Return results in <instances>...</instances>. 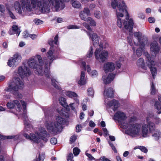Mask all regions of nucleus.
<instances>
[{
	"label": "nucleus",
	"instance_id": "nucleus-27",
	"mask_svg": "<svg viewBox=\"0 0 161 161\" xmlns=\"http://www.w3.org/2000/svg\"><path fill=\"white\" fill-rule=\"evenodd\" d=\"M71 4L74 8L77 9H80L81 8V3L77 0H71Z\"/></svg>",
	"mask_w": 161,
	"mask_h": 161
},
{
	"label": "nucleus",
	"instance_id": "nucleus-62",
	"mask_svg": "<svg viewBox=\"0 0 161 161\" xmlns=\"http://www.w3.org/2000/svg\"><path fill=\"white\" fill-rule=\"evenodd\" d=\"M58 35H57L55 36L53 42H54V43H55V44H57V42L58 41Z\"/></svg>",
	"mask_w": 161,
	"mask_h": 161
},
{
	"label": "nucleus",
	"instance_id": "nucleus-36",
	"mask_svg": "<svg viewBox=\"0 0 161 161\" xmlns=\"http://www.w3.org/2000/svg\"><path fill=\"white\" fill-rule=\"evenodd\" d=\"M154 107L155 108L158 110H160L161 109V105L158 102L156 101L155 102Z\"/></svg>",
	"mask_w": 161,
	"mask_h": 161
},
{
	"label": "nucleus",
	"instance_id": "nucleus-15",
	"mask_svg": "<svg viewBox=\"0 0 161 161\" xmlns=\"http://www.w3.org/2000/svg\"><path fill=\"white\" fill-rule=\"evenodd\" d=\"M7 106L9 109L15 108L18 111H20L22 109L21 105L19 101L17 100L8 102L7 104Z\"/></svg>",
	"mask_w": 161,
	"mask_h": 161
},
{
	"label": "nucleus",
	"instance_id": "nucleus-33",
	"mask_svg": "<svg viewBox=\"0 0 161 161\" xmlns=\"http://www.w3.org/2000/svg\"><path fill=\"white\" fill-rule=\"evenodd\" d=\"M86 21L88 22L91 26H96V22L90 17H88Z\"/></svg>",
	"mask_w": 161,
	"mask_h": 161
},
{
	"label": "nucleus",
	"instance_id": "nucleus-55",
	"mask_svg": "<svg viewBox=\"0 0 161 161\" xmlns=\"http://www.w3.org/2000/svg\"><path fill=\"white\" fill-rule=\"evenodd\" d=\"M82 127L81 125H78L76 127V130L77 132H79L81 130Z\"/></svg>",
	"mask_w": 161,
	"mask_h": 161
},
{
	"label": "nucleus",
	"instance_id": "nucleus-53",
	"mask_svg": "<svg viewBox=\"0 0 161 161\" xmlns=\"http://www.w3.org/2000/svg\"><path fill=\"white\" fill-rule=\"evenodd\" d=\"M73 158V155L72 153H70L67 157V161L72 160V159Z\"/></svg>",
	"mask_w": 161,
	"mask_h": 161
},
{
	"label": "nucleus",
	"instance_id": "nucleus-31",
	"mask_svg": "<svg viewBox=\"0 0 161 161\" xmlns=\"http://www.w3.org/2000/svg\"><path fill=\"white\" fill-rule=\"evenodd\" d=\"M81 64L83 67V68L85 70L86 69L88 74H90L91 72L92 71L90 66L87 65L86 67V63L82 61L81 62Z\"/></svg>",
	"mask_w": 161,
	"mask_h": 161
},
{
	"label": "nucleus",
	"instance_id": "nucleus-60",
	"mask_svg": "<svg viewBox=\"0 0 161 161\" xmlns=\"http://www.w3.org/2000/svg\"><path fill=\"white\" fill-rule=\"evenodd\" d=\"M20 102L24 109L25 110L26 108V103L25 101H21Z\"/></svg>",
	"mask_w": 161,
	"mask_h": 161
},
{
	"label": "nucleus",
	"instance_id": "nucleus-4",
	"mask_svg": "<svg viewBox=\"0 0 161 161\" xmlns=\"http://www.w3.org/2000/svg\"><path fill=\"white\" fill-rule=\"evenodd\" d=\"M45 70L44 72L43 70V62L42 60L41 56L37 55L35 58H31L28 61V64L29 66L34 69L35 73L37 75H42L44 73L47 77L49 76V69L50 65L48 61H45Z\"/></svg>",
	"mask_w": 161,
	"mask_h": 161
},
{
	"label": "nucleus",
	"instance_id": "nucleus-30",
	"mask_svg": "<svg viewBox=\"0 0 161 161\" xmlns=\"http://www.w3.org/2000/svg\"><path fill=\"white\" fill-rule=\"evenodd\" d=\"M23 119L24 120V124L25 125V130H26L27 128L30 127V125L29 121L28 120V117L26 114H24L22 116Z\"/></svg>",
	"mask_w": 161,
	"mask_h": 161
},
{
	"label": "nucleus",
	"instance_id": "nucleus-58",
	"mask_svg": "<svg viewBox=\"0 0 161 161\" xmlns=\"http://www.w3.org/2000/svg\"><path fill=\"white\" fill-rule=\"evenodd\" d=\"M100 160H101L105 161H111L108 158H106L105 156H102L101 157Z\"/></svg>",
	"mask_w": 161,
	"mask_h": 161
},
{
	"label": "nucleus",
	"instance_id": "nucleus-25",
	"mask_svg": "<svg viewBox=\"0 0 161 161\" xmlns=\"http://www.w3.org/2000/svg\"><path fill=\"white\" fill-rule=\"evenodd\" d=\"M86 78L84 71H82L81 73L80 78L78 82V84L80 85H83L86 83Z\"/></svg>",
	"mask_w": 161,
	"mask_h": 161
},
{
	"label": "nucleus",
	"instance_id": "nucleus-26",
	"mask_svg": "<svg viewBox=\"0 0 161 161\" xmlns=\"http://www.w3.org/2000/svg\"><path fill=\"white\" fill-rule=\"evenodd\" d=\"M136 64L138 67H141L143 69H147V67L145 65L144 60L143 58H140L137 61Z\"/></svg>",
	"mask_w": 161,
	"mask_h": 161
},
{
	"label": "nucleus",
	"instance_id": "nucleus-64",
	"mask_svg": "<svg viewBox=\"0 0 161 161\" xmlns=\"http://www.w3.org/2000/svg\"><path fill=\"white\" fill-rule=\"evenodd\" d=\"M127 40L130 46H132V43L131 38L129 37H128L127 38Z\"/></svg>",
	"mask_w": 161,
	"mask_h": 161
},
{
	"label": "nucleus",
	"instance_id": "nucleus-6",
	"mask_svg": "<svg viewBox=\"0 0 161 161\" xmlns=\"http://www.w3.org/2000/svg\"><path fill=\"white\" fill-rule=\"evenodd\" d=\"M64 109L60 110H58L59 114H57L55 117L56 121L53 122L51 121H47L45 123V125L50 132L56 133L61 127V125L65 123L64 119L61 116H66L64 113Z\"/></svg>",
	"mask_w": 161,
	"mask_h": 161
},
{
	"label": "nucleus",
	"instance_id": "nucleus-11",
	"mask_svg": "<svg viewBox=\"0 0 161 161\" xmlns=\"http://www.w3.org/2000/svg\"><path fill=\"white\" fill-rule=\"evenodd\" d=\"M17 2H18V3H19V4L20 6V8H21V9L22 8V4L21 3V0H20V3L19 1H16L14 3L13 6H12L11 5H8V6H7L6 7V9L7 11V12H8V14L9 15V16L11 17V18L13 19H15L16 18L15 16V15H14V14H13V13L11 11L14 8V9L15 11H16V12L17 13H18V14H26L28 12H30L31 11H26V12L22 11V13H19L18 12V11L16 9V8H15V4Z\"/></svg>",
	"mask_w": 161,
	"mask_h": 161
},
{
	"label": "nucleus",
	"instance_id": "nucleus-44",
	"mask_svg": "<svg viewBox=\"0 0 161 161\" xmlns=\"http://www.w3.org/2000/svg\"><path fill=\"white\" fill-rule=\"evenodd\" d=\"M6 10L5 6L3 4H0V13H4Z\"/></svg>",
	"mask_w": 161,
	"mask_h": 161
},
{
	"label": "nucleus",
	"instance_id": "nucleus-34",
	"mask_svg": "<svg viewBox=\"0 0 161 161\" xmlns=\"http://www.w3.org/2000/svg\"><path fill=\"white\" fill-rule=\"evenodd\" d=\"M86 15L84 12L80 11L79 13V16L81 19L85 21H86L87 19V18H86Z\"/></svg>",
	"mask_w": 161,
	"mask_h": 161
},
{
	"label": "nucleus",
	"instance_id": "nucleus-49",
	"mask_svg": "<svg viewBox=\"0 0 161 161\" xmlns=\"http://www.w3.org/2000/svg\"><path fill=\"white\" fill-rule=\"evenodd\" d=\"M50 142L52 144L54 145L57 143V141L56 138L54 137L51 138L50 140Z\"/></svg>",
	"mask_w": 161,
	"mask_h": 161
},
{
	"label": "nucleus",
	"instance_id": "nucleus-51",
	"mask_svg": "<svg viewBox=\"0 0 161 161\" xmlns=\"http://www.w3.org/2000/svg\"><path fill=\"white\" fill-rule=\"evenodd\" d=\"M35 24L39 25L42 24L43 23V21L39 19H35L34 20Z\"/></svg>",
	"mask_w": 161,
	"mask_h": 161
},
{
	"label": "nucleus",
	"instance_id": "nucleus-20",
	"mask_svg": "<svg viewBox=\"0 0 161 161\" xmlns=\"http://www.w3.org/2000/svg\"><path fill=\"white\" fill-rule=\"evenodd\" d=\"M133 35L134 36L138 41V42L137 43L134 41V44L136 45H137L139 44V43L141 47H144L145 45V42H142L141 41V38H142V33L140 32H136L134 33Z\"/></svg>",
	"mask_w": 161,
	"mask_h": 161
},
{
	"label": "nucleus",
	"instance_id": "nucleus-13",
	"mask_svg": "<svg viewBox=\"0 0 161 161\" xmlns=\"http://www.w3.org/2000/svg\"><path fill=\"white\" fill-rule=\"evenodd\" d=\"M85 31L87 32L89 38L91 39L93 44L95 47H99V45L100 43L103 45L100 40V37L98 36L96 33H94L92 31L88 32H87L86 31Z\"/></svg>",
	"mask_w": 161,
	"mask_h": 161
},
{
	"label": "nucleus",
	"instance_id": "nucleus-14",
	"mask_svg": "<svg viewBox=\"0 0 161 161\" xmlns=\"http://www.w3.org/2000/svg\"><path fill=\"white\" fill-rule=\"evenodd\" d=\"M65 93L67 96L70 98L74 99L75 100V103H71L69 105L72 110H75V108L73 106V105H75V107H76L79 104V100L77 98L78 95L76 93L70 91H66L65 92Z\"/></svg>",
	"mask_w": 161,
	"mask_h": 161
},
{
	"label": "nucleus",
	"instance_id": "nucleus-59",
	"mask_svg": "<svg viewBox=\"0 0 161 161\" xmlns=\"http://www.w3.org/2000/svg\"><path fill=\"white\" fill-rule=\"evenodd\" d=\"M89 126L92 127H94L95 126V123L92 121L91 120L89 123Z\"/></svg>",
	"mask_w": 161,
	"mask_h": 161
},
{
	"label": "nucleus",
	"instance_id": "nucleus-29",
	"mask_svg": "<svg viewBox=\"0 0 161 161\" xmlns=\"http://www.w3.org/2000/svg\"><path fill=\"white\" fill-rule=\"evenodd\" d=\"M147 117H149V119L151 118L155 120V122L156 124H158L161 123V119L157 116L154 115L153 113H149Z\"/></svg>",
	"mask_w": 161,
	"mask_h": 161
},
{
	"label": "nucleus",
	"instance_id": "nucleus-17",
	"mask_svg": "<svg viewBox=\"0 0 161 161\" xmlns=\"http://www.w3.org/2000/svg\"><path fill=\"white\" fill-rule=\"evenodd\" d=\"M30 73L29 68L26 66H20L18 68V73L22 78L29 75Z\"/></svg>",
	"mask_w": 161,
	"mask_h": 161
},
{
	"label": "nucleus",
	"instance_id": "nucleus-22",
	"mask_svg": "<svg viewBox=\"0 0 161 161\" xmlns=\"http://www.w3.org/2000/svg\"><path fill=\"white\" fill-rule=\"evenodd\" d=\"M107 105L109 107L111 108L114 111L116 110L119 106L118 102L115 100H113L109 102L107 104Z\"/></svg>",
	"mask_w": 161,
	"mask_h": 161
},
{
	"label": "nucleus",
	"instance_id": "nucleus-56",
	"mask_svg": "<svg viewBox=\"0 0 161 161\" xmlns=\"http://www.w3.org/2000/svg\"><path fill=\"white\" fill-rule=\"evenodd\" d=\"M155 19L153 17H150L148 18V21L150 23H153L155 21Z\"/></svg>",
	"mask_w": 161,
	"mask_h": 161
},
{
	"label": "nucleus",
	"instance_id": "nucleus-18",
	"mask_svg": "<svg viewBox=\"0 0 161 161\" xmlns=\"http://www.w3.org/2000/svg\"><path fill=\"white\" fill-rule=\"evenodd\" d=\"M115 75L116 74L114 73H110L108 75H103L102 80L104 84H109L114 80Z\"/></svg>",
	"mask_w": 161,
	"mask_h": 161
},
{
	"label": "nucleus",
	"instance_id": "nucleus-61",
	"mask_svg": "<svg viewBox=\"0 0 161 161\" xmlns=\"http://www.w3.org/2000/svg\"><path fill=\"white\" fill-rule=\"evenodd\" d=\"M103 130L104 133V134L105 136H107L109 135L108 131L106 128H103Z\"/></svg>",
	"mask_w": 161,
	"mask_h": 161
},
{
	"label": "nucleus",
	"instance_id": "nucleus-47",
	"mask_svg": "<svg viewBox=\"0 0 161 161\" xmlns=\"http://www.w3.org/2000/svg\"><path fill=\"white\" fill-rule=\"evenodd\" d=\"M115 64H116V67H115V68H116V69H118L120 68L121 66V64L119 62V61H117L115 62Z\"/></svg>",
	"mask_w": 161,
	"mask_h": 161
},
{
	"label": "nucleus",
	"instance_id": "nucleus-46",
	"mask_svg": "<svg viewBox=\"0 0 161 161\" xmlns=\"http://www.w3.org/2000/svg\"><path fill=\"white\" fill-rule=\"evenodd\" d=\"M68 29H79L80 27L79 26H77L76 25H70L68 26L67 27Z\"/></svg>",
	"mask_w": 161,
	"mask_h": 161
},
{
	"label": "nucleus",
	"instance_id": "nucleus-40",
	"mask_svg": "<svg viewBox=\"0 0 161 161\" xmlns=\"http://www.w3.org/2000/svg\"><path fill=\"white\" fill-rule=\"evenodd\" d=\"M88 95L89 96L92 97L94 94V91L92 88H90L87 90Z\"/></svg>",
	"mask_w": 161,
	"mask_h": 161
},
{
	"label": "nucleus",
	"instance_id": "nucleus-48",
	"mask_svg": "<svg viewBox=\"0 0 161 161\" xmlns=\"http://www.w3.org/2000/svg\"><path fill=\"white\" fill-rule=\"evenodd\" d=\"M12 93L15 95H16L17 97L19 98H21L22 97V95L21 94L19 93L18 91H14V92H12Z\"/></svg>",
	"mask_w": 161,
	"mask_h": 161
},
{
	"label": "nucleus",
	"instance_id": "nucleus-28",
	"mask_svg": "<svg viewBox=\"0 0 161 161\" xmlns=\"http://www.w3.org/2000/svg\"><path fill=\"white\" fill-rule=\"evenodd\" d=\"M154 131L153 132H152V136L154 140L158 141L159 140L161 137V132L158 130H154Z\"/></svg>",
	"mask_w": 161,
	"mask_h": 161
},
{
	"label": "nucleus",
	"instance_id": "nucleus-24",
	"mask_svg": "<svg viewBox=\"0 0 161 161\" xmlns=\"http://www.w3.org/2000/svg\"><path fill=\"white\" fill-rule=\"evenodd\" d=\"M20 32L21 31L20 29L18 28V26L16 25H13L12 26V29L9 30V33L10 35L14 34L16 33L17 36H18Z\"/></svg>",
	"mask_w": 161,
	"mask_h": 161
},
{
	"label": "nucleus",
	"instance_id": "nucleus-52",
	"mask_svg": "<svg viewBox=\"0 0 161 161\" xmlns=\"http://www.w3.org/2000/svg\"><path fill=\"white\" fill-rule=\"evenodd\" d=\"M89 74L92 77H95L97 76L98 74L97 71L94 70L91 71Z\"/></svg>",
	"mask_w": 161,
	"mask_h": 161
},
{
	"label": "nucleus",
	"instance_id": "nucleus-5",
	"mask_svg": "<svg viewBox=\"0 0 161 161\" xmlns=\"http://www.w3.org/2000/svg\"><path fill=\"white\" fill-rule=\"evenodd\" d=\"M151 53L152 55L151 58L147 52L145 53L144 54L147 59L146 63L147 66L150 69V71L152 76L154 78L157 73V69L154 66L156 64L154 61V58L155 57L156 54L159 51V48L156 42H153L151 45Z\"/></svg>",
	"mask_w": 161,
	"mask_h": 161
},
{
	"label": "nucleus",
	"instance_id": "nucleus-45",
	"mask_svg": "<svg viewBox=\"0 0 161 161\" xmlns=\"http://www.w3.org/2000/svg\"><path fill=\"white\" fill-rule=\"evenodd\" d=\"M83 25L88 30L92 31V29L91 28L90 25L86 22H85L83 23Z\"/></svg>",
	"mask_w": 161,
	"mask_h": 161
},
{
	"label": "nucleus",
	"instance_id": "nucleus-21",
	"mask_svg": "<svg viewBox=\"0 0 161 161\" xmlns=\"http://www.w3.org/2000/svg\"><path fill=\"white\" fill-rule=\"evenodd\" d=\"M120 4L122 6L125 4L123 0H112L111 3V6L114 9L117 8Z\"/></svg>",
	"mask_w": 161,
	"mask_h": 161
},
{
	"label": "nucleus",
	"instance_id": "nucleus-63",
	"mask_svg": "<svg viewBox=\"0 0 161 161\" xmlns=\"http://www.w3.org/2000/svg\"><path fill=\"white\" fill-rule=\"evenodd\" d=\"M76 137L75 136H72L70 138V142H74L76 139Z\"/></svg>",
	"mask_w": 161,
	"mask_h": 161
},
{
	"label": "nucleus",
	"instance_id": "nucleus-37",
	"mask_svg": "<svg viewBox=\"0 0 161 161\" xmlns=\"http://www.w3.org/2000/svg\"><path fill=\"white\" fill-rule=\"evenodd\" d=\"M143 47H141L138 48L136 51V54L138 57H139L142 54L143 51V49L142 48ZM143 48H144L143 47Z\"/></svg>",
	"mask_w": 161,
	"mask_h": 161
},
{
	"label": "nucleus",
	"instance_id": "nucleus-19",
	"mask_svg": "<svg viewBox=\"0 0 161 161\" xmlns=\"http://www.w3.org/2000/svg\"><path fill=\"white\" fill-rule=\"evenodd\" d=\"M103 68L105 73L112 72L115 69L114 64L111 62H108L104 64Z\"/></svg>",
	"mask_w": 161,
	"mask_h": 161
},
{
	"label": "nucleus",
	"instance_id": "nucleus-2",
	"mask_svg": "<svg viewBox=\"0 0 161 161\" xmlns=\"http://www.w3.org/2000/svg\"><path fill=\"white\" fill-rule=\"evenodd\" d=\"M127 117L125 113L121 111H118L114 114L113 119L118 121L122 128L126 129L125 133L132 137H135L141 134V125L136 123V119L135 116L130 118L127 122H125Z\"/></svg>",
	"mask_w": 161,
	"mask_h": 161
},
{
	"label": "nucleus",
	"instance_id": "nucleus-1",
	"mask_svg": "<svg viewBox=\"0 0 161 161\" xmlns=\"http://www.w3.org/2000/svg\"><path fill=\"white\" fill-rule=\"evenodd\" d=\"M22 8H20L18 2L15 4V8L18 12L22 13V11H29L33 8H38L39 10L42 13L49 12L51 8H54L56 11L63 9L65 7L64 3L62 0H21Z\"/></svg>",
	"mask_w": 161,
	"mask_h": 161
},
{
	"label": "nucleus",
	"instance_id": "nucleus-41",
	"mask_svg": "<svg viewBox=\"0 0 161 161\" xmlns=\"http://www.w3.org/2000/svg\"><path fill=\"white\" fill-rule=\"evenodd\" d=\"M93 54V51L92 50V47H91L90 50L86 54L87 57L90 58L91 57Z\"/></svg>",
	"mask_w": 161,
	"mask_h": 161
},
{
	"label": "nucleus",
	"instance_id": "nucleus-10",
	"mask_svg": "<svg viewBox=\"0 0 161 161\" xmlns=\"http://www.w3.org/2000/svg\"><path fill=\"white\" fill-rule=\"evenodd\" d=\"M146 121L147 125H143L142 126V135L143 137H146L148 133V128L149 131L152 133L155 129V125L154 123L151 122L149 117H147Z\"/></svg>",
	"mask_w": 161,
	"mask_h": 161
},
{
	"label": "nucleus",
	"instance_id": "nucleus-12",
	"mask_svg": "<svg viewBox=\"0 0 161 161\" xmlns=\"http://www.w3.org/2000/svg\"><path fill=\"white\" fill-rule=\"evenodd\" d=\"M21 56L18 53H15L9 59L7 64L10 67H16L21 62Z\"/></svg>",
	"mask_w": 161,
	"mask_h": 161
},
{
	"label": "nucleus",
	"instance_id": "nucleus-9",
	"mask_svg": "<svg viewBox=\"0 0 161 161\" xmlns=\"http://www.w3.org/2000/svg\"><path fill=\"white\" fill-rule=\"evenodd\" d=\"M103 49V45L100 43L99 45V47L96 48L94 52V55L96 59L103 62L107 59L108 56V52L105 50L102 51Z\"/></svg>",
	"mask_w": 161,
	"mask_h": 161
},
{
	"label": "nucleus",
	"instance_id": "nucleus-38",
	"mask_svg": "<svg viewBox=\"0 0 161 161\" xmlns=\"http://www.w3.org/2000/svg\"><path fill=\"white\" fill-rule=\"evenodd\" d=\"M94 15L95 17L97 19H99L101 17V12L99 11H95L94 13Z\"/></svg>",
	"mask_w": 161,
	"mask_h": 161
},
{
	"label": "nucleus",
	"instance_id": "nucleus-43",
	"mask_svg": "<svg viewBox=\"0 0 161 161\" xmlns=\"http://www.w3.org/2000/svg\"><path fill=\"white\" fill-rule=\"evenodd\" d=\"M83 12L86 14L87 16H90L91 15V13L89 8H84L83 11H82Z\"/></svg>",
	"mask_w": 161,
	"mask_h": 161
},
{
	"label": "nucleus",
	"instance_id": "nucleus-39",
	"mask_svg": "<svg viewBox=\"0 0 161 161\" xmlns=\"http://www.w3.org/2000/svg\"><path fill=\"white\" fill-rule=\"evenodd\" d=\"M73 153L75 156H77L79 153L80 150L77 147H75L73 149Z\"/></svg>",
	"mask_w": 161,
	"mask_h": 161
},
{
	"label": "nucleus",
	"instance_id": "nucleus-8",
	"mask_svg": "<svg viewBox=\"0 0 161 161\" xmlns=\"http://www.w3.org/2000/svg\"><path fill=\"white\" fill-rule=\"evenodd\" d=\"M9 88H6V91L11 92L18 91L19 89L23 88L24 87V83L18 77H15L12 82L8 83Z\"/></svg>",
	"mask_w": 161,
	"mask_h": 161
},
{
	"label": "nucleus",
	"instance_id": "nucleus-32",
	"mask_svg": "<svg viewBox=\"0 0 161 161\" xmlns=\"http://www.w3.org/2000/svg\"><path fill=\"white\" fill-rule=\"evenodd\" d=\"M59 101L60 103L63 107L68 106V104L67 103L65 98L61 97L59 99Z\"/></svg>",
	"mask_w": 161,
	"mask_h": 161
},
{
	"label": "nucleus",
	"instance_id": "nucleus-23",
	"mask_svg": "<svg viewBox=\"0 0 161 161\" xmlns=\"http://www.w3.org/2000/svg\"><path fill=\"white\" fill-rule=\"evenodd\" d=\"M114 91L112 88L109 87L105 88L103 93L104 96L109 98H112L114 96Z\"/></svg>",
	"mask_w": 161,
	"mask_h": 161
},
{
	"label": "nucleus",
	"instance_id": "nucleus-35",
	"mask_svg": "<svg viewBox=\"0 0 161 161\" xmlns=\"http://www.w3.org/2000/svg\"><path fill=\"white\" fill-rule=\"evenodd\" d=\"M52 85L56 89H59L60 87L58 85V82L54 79H51Z\"/></svg>",
	"mask_w": 161,
	"mask_h": 161
},
{
	"label": "nucleus",
	"instance_id": "nucleus-50",
	"mask_svg": "<svg viewBox=\"0 0 161 161\" xmlns=\"http://www.w3.org/2000/svg\"><path fill=\"white\" fill-rule=\"evenodd\" d=\"M139 148L141 151L145 153H147V149L145 147L140 146L139 147Z\"/></svg>",
	"mask_w": 161,
	"mask_h": 161
},
{
	"label": "nucleus",
	"instance_id": "nucleus-54",
	"mask_svg": "<svg viewBox=\"0 0 161 161\" xmlns=\"http://www.w3.org/2000/svg\"><path fill=\"white\" fill-rule=\"evenodd\" d=\"M86 155L88 157L90 160H96V159L94 158L91 154L88 153H86Z\"/></svg>",
	"mask_w": 161,
	"mask_h": 161
},
{
	"label": "nucleus",
	"instance_id": "nucleus-3",
	"mask_svg": "<svg viewBox=\"0 0 161 161\" xmlns=\"http://www.w3.org/2000/svg\"><path fill=\"white\" fill-rule=\"evenodd\" d=\"M126 6L125 4L121 6L119 5L115 11L117 17V24L119 28H121L124 25L125 28L129 29V32H131L133 28V21L131 19H130L127 22L129 17L126 9Z\"/></svg>",
	"mask_w": 161,
	"mask_h": 161
},
{
	"label": "nucleus",
	"instance_id": "nucleus-16",
	"mask_svg": "<svg viewBox=\"0 0 161 161\" xmlns=\"http://www.w3.org/2000/svg\"><path fill=\"white\" fill-rule=\"evenodd\" d=\"M53 42L52 39H50L48 41V44L51 46L50 49L47 53V57L49 58L50 64H51L53 61L55 59L54 56L53 54L54 53L53 50Z\"/></svg>",
	"mask_w": 161,
	"mask_h": 161
},
{
	"label": "nucleus",
	"instance_id": "nucleus-57",
	"mask_svg": "<svg viewBox=\"0 0 161 161\" xmlns=\"http://www.w3.org/2000/svg\"><path fill=\"white\" fill-rule=\"evenodd\" d=\"M138 17L142 19L145 18V16L144 14L142 13H140L138 14Z\"/></svg>",
	"mask_w": 161,
	"mask_h": 161
},
{
	"label": "nucleus",
	"instance_id": "nucleus-7",
	"mask_svg": "<svg viewBox=\"0 0 161 161\" xmlns=\"http://www.w3.org/2000/svg\"><path fill=\"white\" fill-rule=\"evenodd\" d=\"M47 132L44 128H41L39 129V132L35 133V134H31L30 136L25 133L24 136L27 139H29L34 142L38 143L41 139L45 142H47L48 140L46 138Z\"/></svg>",
	"mask_w": 161,
	"mask_h": 161
},
{
	"label": "nucleus",
	"instance_id": "nucleus-42",
	"mask_svg": "<svg viewBox=\"0 0 161 161\" xmlns=\"http://www.w3.org/2000/svg\"><path fill=\"white\" fill-rule=\"evenodd\" d=\"M151 94L152 95L154 94L156 92V90L153 83L152 82L151 84Z\"/></svg>",
	"mask_w": 161,
	"mask_h": 161
}]
</instances>
